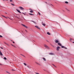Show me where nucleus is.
Listing matches in <instances>:
<instances>
[{
    "mask_svg": "<svg viewBox=\"0 0 74 74\" xmlns=\"http://www.w3.org/2000/svg\"><path fill=\"white\" fill-rule=\"evenodd\" d=\"M21 10H24V9L22 7H18Z\"/></svg>",
    "mask_w": 74,
    "mask_h": 74,
    "instance_id": "1",
    "label": "nucleus"
},
{
    "mask_svg": "<svg viewBox=\"0 0 74 74\" xmlns=\"http://www.w3.org/2000/svg\"><path fill=\"white\" fill-rule=\"evenodd\" d=\"M44 46L45 47V48H47V49H49V48L48 47L47 45H44Z\"/></svg>",
    "mask_w": 74,
    "mask_h": 74,
    "instance_id": "2",
    "label": "nucleus"
},
{
    "mask_svg": "<svg viewBox=\"0 0 74 74\" xmlns=\"http://www.w3.org/2000/svg\"><path fill=\"white\" fill-rule=\"evenodd\" d=\"M60 47H57L56 49L57 51H59V49H60Z\"/></svg>",
    "mask_w": 74,
    "mask_h": 74,
    "instance_id": "3",
    "label": "nucleus"
},
{
    "mask_svg": "<svg viewBox=\"0 0 74 74\" xmlns=\"http://www.w3.org/2000/svg\"><path fill=\"white\" fill-rule=\"evenodd\" d=\"M22 26H23L24 27H25L27 29V26H26L25 25L23 24H22Z\"/></svg>",
    "mask_w": 74,
    "mask_h": 74,
    "instance_id": "4",
    "label": "nucleus"
},
{
    "mask_svg": "<svg viewBox=\"0 0 74 74\" xmlns=\"http://www.w3.org/2000/svg\"><path fill=\"white\" fill-rule=\"evenodd\" d=\"M29 10H31L30 11V13H33V11L32 10L30 9Z\"/></svg>",
    "mask_w": 74,
    "mask_h": 74,
    "instance_id": "5",
    "label": "nucleus"
},
{
    "mask_svg": "<svg viewBox=\"0 0 74 74\" xmlns=\"http://www.w3.org/2000/svg\"><path fill=\"white\" fill-rule=\"evenodd\" d=\"M35 27H36V28H37L38 29H40V28L39 27H38V26H35Z\"/></svg>",
    "mask_w": 74,
    "mask_h": 74,
    "instance_id": "6",
    "label": "nucleus"
},
{
    "mask_svg": "<svg viewBox=\"0 0 74 74\" xmlns=\"http://www.w3.org/2000/svg\"><path fill=\"white\" fill-rule=\"evenodd\" d=\"M16 10L17 11V12H19V13H21V12H20V10H19L17 9Z\"/></svg>",
    "mask_w": 74,
    "mask_h": 74,
    "instance_id": "7",
    "label": "nucleus"
},
{
    "mask_svg": "<svg viewBox=\"0 0 74 74\" xmlns=\"http://www.w3.org/2000/svg\"><path fill=\"white\" fill-rule=\"evenodd\" d=\"M49 55H54V54L53 53H49Z\"/></svg>",
    "mask_w": 74,
    "mask_h": 74,
    "instance_id": "8",
    "label": "nucleus"
},
{
    "mask_svg": "<svg viewBox=\"0 0 74 74\" xmlns=\"http://www.w3.org/2000/svg\"><path fill=\"white\" fill-rule=\"evenodd\" d=\"M43 59L44 60V61H46V59L45 58H43Z\"/></svg>",
    "mask_w": 74,
    "mask_h": 74,
    "instance_id": "9",
    "label": "nucleus"
},
{
    "mask_svg": "<svg viewBox=\"0 0 74 74\" xmlns=\"http://www.w3.org/2000/svg\"><path fill=\"white\" fill-rule=\"evenodd\" d=\"M58 45H60V46H62V45L60 43H58Z\"/></svg>",
    "mask_w": 74,
    "mask_h": 74,
    "instance_id": "10",
    "label": "nucleus"
},
{
    "mask_svg": "<svg viewBox=\"0 0 74 74\" xmlns=\"http://www.w3.org/2000/svg\"><path fill=\"white\" fill-rule=\"evenodd\" d=\"M59 42V41H58V40H56V41L55 42H56V43H58V42Z\"/></svg>",
    "mask_w": 74,
    "mask_h": 74,
    "instance_id": "11",
    "label": "nucleus"
},
{
    "mask_svg": "<svg viewBox=\"0 0 74 74\" xmlns=\"http://www.w3.org/2000/svg\"><path fill=\"white\" fill-rule=\"evenodd\" d=\"M47 34H48V35H51V34H50V33H49V32H47Z\"/></svg>",
    "mask_w": 74,
    "mask_h": 74,
    "instance_id": "12",
    "label": "nucleus"
},
{
    "mask_svg": "<svg viewBox=\"0 0 74 74\" xmlns=\"http://www.w3.org/2000/svg\"><path fill=\"white\" fill-rule=\"evenodd\" d=\"M31 22H33V23H35V24H36V22H35L33 21H31Z\"/></svg>",
    "mask_w": 74,
    "mask_h": 74,
    "instance_id": "13",
    "label": "nucleus"
},
{
    "mask_svg": "<svg viewBox=\"0 0 74 74\" xmlns=\"http://www.w3.org/2000/svg\"><path fill=\"white\" fill-rule=\"evenodd\" d=\"M42 25H43V26H45V23H43L42 24Z\"/></svg>",
    "mask_w": 74,
    "mask_h": 74,
    "instance_id": "14",
    "label": "nucleus"
},
{
    "mask_svg": "<svg viewBox=\"0 0 74 74\" xmlns=\"http://www.w3.org/2000/svg\"><path fill=\"white\" fill-rule=\"evenodd\" d=\"M65 3L66 4H68L69 3V2L67 1H65Z\"/></svg>",
    "mask_w": 74,
    "mask_h": 74,
    "instance_id": "15",
    "label": "nucleus"
},
{
    "mask_svg": "<svg viewBox=\"0 0 74 74\" xmlns=\"http://www.w3.org/2000/svg\"><path fill=\"white\" fill-rule=\"evenodd\" d=\"M0 54L1 55V56H3V54H2L1 52L0 53Z\"/></svg>",
    "mask_w": 74,
    "mask_h": 74,
    "instance_id": "16",
    "label": "nucleus"
},
{
    "mask_svg": "<svg viewBox=\"0 0 74 74\" xmlns=\"http://www.w3.org/2000/svg\"><path fill=\"white\" fill-rule=\"evenodd\" d=\"M20 55H22V56H23L24 57H25V56H24L22 54H20Z\"/></svg>",
    "mask_w": 74,
    "mask_h": 74,
    "instance_id": "17",
    "label": "nucleus"
},
{
    "mask_svg": "<svg viewBox=\"0 0 74 74\" xmlns=\"http://www.w3.org/2000/svg\"><path fill=\"white\" fill-rule=\"evenodd\" d=\"M4 59H5V60H7V58H6L5 57H4V58H3Z\"/></svg>",
    "mask_w": 74,
    "mask_h": 74,
    "instance_id": "18",
    "label": "nucleus"
},
{
    "mask_svg": "<svg viewBox=\"0 0 74 74\" xmlns=\"http://www.w3.org/2000/svg\"><path fill=\"white\" fill-rule=\"evenodd\" d=\"M29 14L30 15H34V14H32L31 13H29Z\"/></svg>",
    "mask_w": 74,
    "mask_h": 74,
    "instance_id": "19",
    "label": "nucleus"
},
{
    "mask_svg": "<svg viewBox=\"0 0 74 74\" xmlns=\"http://www.w3.org/2000/svg\"><path fill=\"white\" fill-rule=\"evenodd\" d=\"M23 64L25 66H26L27 64H26V63H24Z\"/></svg>",
    "mask_w": 74,
    "mask_h": 74,
    "instance_id": "20",
    "label": "nucleus"
},
{
    "mask_svg": "<svg viewBox=\"0 0 74 74\" xmlns=\"http://www.w3.org/2000/svg\"><path fill=\"white\" fill-rule=\"evenodd\" d=\"M11 4L12 5H14V4H12V3H11Z\"/></svg>",
    "mask_w": 74,
    "mask_h": 74,
    "instance_id": "21",
    "label": "nucleus"
},
{
    "mask_svg": "<svg viewBox=\"0 0 74 74\" xmlns=\"http://www.w3.org/2000/svg\"><path fill=\"white\" fill-rule=\"evenodd\" d=\"M1 16H3V17H4V18L5 17V16L3 15H1Z\"/></svg>",
    "mask_w": 74,
    "mask_h": 74,
    "instance_id": "22",
    "label": "nucleus"
},
{
    "mask_svg": "<svg viewBox=\"0 0 74 74\" xmlns=\"http://www.w3.org/2000/svg\"><path fill=\"white\" fill-rule=\"evenodd\" d=\"M6 73H8V74H10V73L6 71Z\"/></svg>",
    "mask_w": 74,
    "mask_h": 74,
    "instance_id": "23",
    "label": "nucleus"
},
{
    "mask_svg": "<svg viewBox=\"0 0 74 74\" xmlns=\"http://www.w3.org/2000/svg\"><path fill=\"white\" fill-rule=\"evenodd\" d=\"M22 14H24V15H25V13H23V12H22Z\"/></svg>",
    "mask_w": 74,
    "mask_h": 74,
    "instance_id": "24",
    "label": "nucleus"
},
{
    "mask_svg": "<svg viewBox=\"0 0 74 74\" xmlns=\"http://www.w3.org/2000/svg\"><path fill=\"white\" fill-rule=\"evenodd\" d=\"M8 18H9V19H11V20H12V19L11 18H10L9 17H8Z\"/></svg>",
    "mask_w": 74,
    "mask_h": 74,
    "instance_id": "25",
    "label": "nucleus"
},
{
    "mask_svg": "<svg viewBox=\"0 0 74 74\" xmlns=\"http://www.w3.org/2000/svg\"><path fill=\"white\" fill-rule=\"evenodd\" d=\"M61 47H62V48H64V47L63 46H62Z\"/></svg>",
    "mask_w": 74,
    "mask_h": 74,
    "instance_id": "26",
    "label": "nucleus"
},
{
    "mask_svg": "<svg viewBox=\"0 0 74 74\" xmlns=\"http://www.w3.org/2000/svg\"><path fill=\"white\" fill-rule=\"evenodd\" d=\"M0 37H3V36L1 35H0Z\"/></svg>",
    "mask_w": 74,
    "mask_h": 74,
    "instance_id": "27",
    "label": "nucleus"
},
{
    "mask_svg": "<svg viewBox=\"0 0 74 74\" xmlns=\"http://www.w3.org/2000/svg\"><path fill=\"white\" fill-rule=\"evenodd\" d=\"M52 65H53V66H54V67H56V66H55V65H54V64H52Z\"/></svg>",
    "mask_w": 74,
    "mask_h": 74,
    "instance_id": "28",
    "label": "nucleus"
},
{
    "mask_svg": "<svg viewBox=\"0 0 74 74\" xmlns=\"http://www.w3.org/2000/svg\"><path fill=\"white\" fill-rule=\"evenodd\" d=\"M73 40V39H70V41H71V40Z\"/></svg>",
    "mask_w": 74,
    "mask_h": 74,
    "instance_id": "29",
    "label": "nucleus"
},
{
    "mask_svg": "<svg viewBox=\"0 0 74 74\" xmlns=\"http://www.w3.org/2000/svg\"><path fill=\"white\" fill-rule=\"evenodd\" d=\"M38 14H39V15H40V13H39V12H38Z\"/></svg>",
    "mask_w": 74,
    "mask_h": 74,
    "instance_id": "30",
    "label": "nucleus"
},
{
    "mask_svg": "<svg viewBox=\"0 0 74 74\" xmlns=\"http://www.w3.org/2000/svg\"><path fill=\"white\" fill-rule=\"evenodd\" d=\"M5 18H6V19H7V17H5Z\"/></svg>",
    "mask_w": 74,
    "mask_h": 74,
    "instance_id": "31",
    "label": "nucleus"
},
{
    "mask_svg": "<svg viewBox=\"0 0 74 74\" xmlns=\"http://www.w3.org/2000/svg\"><path fill=\"white\" fill-rule=\"evenodd\" d=\"M67 11H69V12H70V11L69 10H67Z\"/></svg>",
    "mask_w": 74,
    "mask_h": 74,
    "instance_id": "32",
    "label": "nucleus"
},
{
    "mask_svg": "<svg viewBox=\"0 0 74 74\" xmlns=\"http://www.w3.org/2000/svg\"><path fill=\"white\" fill-rule=\"evenodd\" d=\"M4 44H7V43L5 42H4Z\"/></svg>",
    "mask_w": 74,
    "mask_h": 74,
    "instance_id": "33",
    "label": "nucleus"
},
{
    "mask_svg": "<svg viewBox=\"0 0 74 74\" xmlns=\"http://www.w3.org/2000/svg\"><path fill=\"white\" fill-rule=\"evenodd\" d=\"M12 1V0H10V1L11 2V1Z\"/></svg>",
    "mask_w": 74,
    "mask_h": 74,
    "instance_id": "34",
    "label": "nucleus"
},
{
    "mask_svg": "<svg viewBox=\"0 0 74 74\" xmlns=\"http://www.w3.org/2000/svg\"><path fill=\"white\" fill-rule=\"evenodd\" d=\"M11 45H12V46H13V47H14V45H12V44H11Z\"/></svg>",
    "mask_w": 74,
    "mask_h": 74,
    "instance_id": "35",
    "label": "nucleus"
},
{
    "mask_svg": "<svg viewBox=\"0 0 74 74\" xmlns=\"http://www.w3.org/2000/svg\"><path fill=\"white\" fill-rule=\"evenodd\" d=\"M1 49H3V48L1 47Z\"/></svg>",
    "mask_w": 74,
    "mask_h": 74,
    "instance_id": "36",
    "label": "nucleus"
},
{
    "mask_svg": "<svg viewBox=\"0 0 74 74\" xmlns=\"http://www.w3.org/2000/svg\"><path fill=\"white\" fill-rule=\"evenodd\" d=\"M65 49H67V48L64 47Z\"/></svg>",
    "mask_w": 74,
    "mask_h": 74,
    "instance_id": "37",
    "label": "nucleus"
},
{
    "mask_svg": "<svg viewBox=\"0 0 74 74\" xmlns=\"http://www.w3.org/2000/svg\"><path fill=\"white\" fill-rule=\"evenodd\" d=\"M13 47H15V48H16V47L15 46H14Z\"/></svg>",
    "mask_w": 74,
    "mask_h": 74,
    "instance_id": "38",
    "label": "nucleus"
},
{
    "mask_svg": "<svg viewBox=\"0 0 74 74\" xmlns=\"http://www.w3.org/2000/svg\"><path fill=\"white\" fill-rule=\"evenodd\" d=\"M13 43H15V42H14V41H13Z\"/></svg>",
    "mask_w": 74,
    "mask_h": 74,
    "instance_id": "39",
    "label": "nucleus"
},
{
    "mask_svg": "<svg viewBox=\"0 0 74 74\" xmlns=\"http://www.w3.org/2000/svg\"><path fill=\"white\" fill-rule=\"evenodd\" d=\"M36 74H39V73H36Z\"/></svg>",
    "mask_w": 74,
    "mask_h": 74,
    "instance_id": "40",
    "label": "nucleus"
},
{
    "mask_svg": "<svg viewBox=\"0 0 74 74\" xmlns=\"http://www.w3.org/2000/svg\"><path fill=\"white\" fill-rule=\"evenodd\" d=\"M0 65H2V64L0 63Z\"/></svg>",
    "mask_w": 74,
    "mask_h": 74,
    "instance_id": "41",
    "label": "nucleus"
},
{
    "mask_svg": "<svg viewBox=\"0 0 74 74\" xmlns=\"http://www.w3.org/2000/svg\"><path fill=\"white\" fill-rule=\"evenodd\" d=\"M5 14H7V13L6 12H5Z\"/></svg>",
    "mask_w": 74,
    "mask_h": 74,
    "instance_id": "42",
    "label": "nucleus"
},
{
    "mask_svg": "<svg viewBox=\"0 0 74 74\" xmlns=\"http://www.w3.org/2000/svg\"><path fill=\"white\" fill-rule=\"evenodd\" d=\"M27 67H28V68L29 67V66H27Z\"/></svg>",
    "mask_w": 74,
    "mask_h": 74,
    "instance_id": "43",
    "label": "nucleus"
},
{
    "mask_svg": "<svg viewBox=\"0 0 74 74\" xmlns=\"http://www.w3.org/2000/svg\"><path fill=\"white\" fill-rule=\"evenodd\" d=\"M36 64H38V63L37 62H36Z\"/></svg>",
    "mask_w": 74,
    "mask_h": 74,
    "instance_id": "44",
    "label": "nucleus"
},
{
    "mask_svg": "<svg viewBox=\"0 0 74 74\" xmlns=\"http://www.w3.org/2000/svg\"><path fill=\"white\" fill-rule=\"evenodd\" d=\"M62 74H64L63 73H61Z\"/></svg>",
    "mask_w": 74,
    "mask_h": 74,
    "instance_id": "45",
    "label": "nucleus"
},
{
    "mask_svg": "<svg viewBox=\"0 0 74 74\" xmlns=\"http://www.w3.org/2000/svg\"><path fill=\"white\" fill-rule=\"evenodd\" d=\"M1 52V51L0 50V53Z\"/></svg>",
    "mask_w": 74,
    "mask_h": 74,
    "instance_id": "46",
    "label": "nucleus"
},
{
    "mask_svg": "<svg viewBox=\"0 0 74 74\" xmlns=\"http://www.w3.org/2000/svg\"><path fill=\"white\" fill-rule=\"evenodd\" d=\"M12 70L14 71V70L13 69H12Z\"/></svg>",
    "mask_w": 74,
    "mask_h": 74,
    "instance_id": "47",
    "label": "nucleus"
},
{
    "mask_svg": "<svg viewBox=\"0 0 74 74\" xmlns=\"http://www.w3.org/2000/svg\"><path fill=\"white\" fill-rule=\"evenodd\" d=\"M73 43H74V42H73Z\"/></svg>",
    "mask_w": 74,
    "mask_h": 74,
    "instance_id": "48",
    "label": "nucleus"
},
{
    "mask_svg": "<svg viewBox=\"0 0 74 74\" xmlns=\"http://www.w3.org/2000/svg\"><path fill=\"white\" fill-rule=\"evenodd\" d=\"M3 0V1H4V0Z\"/></svg>",
    "mask_w": 74,
    "mask_h": 74,
    "instance_id": "49",
    "label": "nucleus"
},
{
    "mask_svg": "<svg viewBox=\"0 0 74 74\" xmlns=\"http://www.w3.org/2000/svg\"><path fill=\"white\" fill-rule=\"evenodd\" d=\"M46 3H47V2H46Z\"/></svg>",
    "mask_w": 74,
    "mask_h": 74,
    "instance_id": "50",
    "label": "nucleus"
},
{
    "mask_svg": "<svg viewBox=\"0 0 74 74\" xmlns=\"http://www.w3.org/2000/svg\"><path fill=\"white\" fill-rule=\"evenodd\" d=\"M7 0V1H8V0Z\"/></svg>",
    "mask_w": 74,
    "mask_h": 74,
    "instance_id": "51",
    "label": "nucleus"
}]
</instances>
